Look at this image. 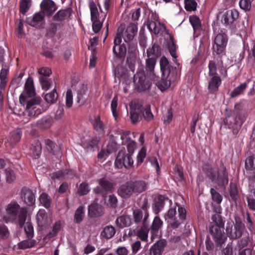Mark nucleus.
<instances>
[{
	"instance_id": "1",
	"label": "nucleus",
	"mask_w": 255,
	"mask_h": 255,
	"mask_svg": "<svg viewBox=\"0 0 255 255\" xmlns=\"http://www.w3.org/2000/svg\"><path fill=\"white\" fill-rule=\"evenodd\" d=\"M35 94L33 80L29 77L27 79L24 90L19 97V102L20 104L25 106V109L30 116L38 115L42 112L40 109L35 110L41 102V99L39 97L31 99Z\"/></svg>"
},
{
	"instance_id": "2",
	"label": "nucleus",
	"mask_w": 255,
	"mask_h": 255,
	"mask_svg": "<svg viewBox=\"0 0 255 255\" xmlns=\"http://www.w3.org/2000/svg\"><path fill=\"white\" fill-rule=\"evenodd\" d=\"M5 214L2 217V221L6 223H15L22 227L27 218V209L21 207L17 202L11 201L5 206Z\"/></svg>"
},
{
	"instance_id": "3",
	"label": "nucleus",
	"mask_w": 255,
	"mask_h": 255,
	"mask_svg": "<svg viewBox=\"0 0 255 255\" xmlns=\"http://www.w3.org/2000/svg\"><path fill=\"white\" fill-rule=\"evenodd\" d=\"M186 215L185 209L175 204L171 205L164 218L172 228L175 229L185 219Z\"/></svg>"
},
{
	"instance_id": "4",
	"label": "nucleus",
	"mask_w": 255,
	"mask_h": 255,
	"mask_svg": "<svg viewBox=\"0 0 255 255\" xmlns=\"http://www.w3.org/2000/svg\"><path fill=\"white\" fill-rule=\"evenodd\" d=\"M203 170L209 178L219 186H225L228 184V175L224 166L217 170L212 165L205 164L203 166Z\"/></svg>"
},
{
	"instance_id": "5",
	"label": "nucleus",
	"mask_w": 255,
	"mask_h": 255,
	"mask_svg": "<svg viewBox=\"0 0 255 255\" xmlns=\"http://www.w3.org/2000/svg\"><path fill=\"white\" fill-rule=\"evenodd\" d=\"M146 188V184L143 181H130L121 185L118 190V193L121 197L127 198L133 193L138 194L145 191Z\"/></svg>"
},
{
	"instance_id": "6",
	"label": "nucleus",
	"mask_w": 255,
	"mask_h": 255,
	"mask_svg": "<svg viewBox=\"0 0 255 255\" xmlns=\"http://www.w3.org/2000/svg\"><path fill=\"white\" fill-rule=\"evenodd\" d=\"M234 225V223L232 221H228L226 231L229 237L232 239H236L242 235L244 226L241 222H237L233 229Z\"/></svg>"
},
{
	"instance_id": "7",
	"label": "nucleus",
	"mask_w": 255,
	"mask_h": 255,
	"mask_svg": "<svg viewBox=\"0 0 255 255\" xmlns=\"http://www.w3.org/2000/svg\"><path fill=\"white\" fill-rule=\"evenodd\" d=\"M115 163L118 168H121L123 166L128 168L132 166L133 161L130 154H126L125 151L121 150L118 153Z\"/></svg>"
},
{
	"instance_id": "8",
	"label": "nucleus",
	"mask_w": 255,
	"mask_h": 255,
	"mask_svg": "<svg viewBox=\"0 0 255 255\" xmlns=\"http://www.w3.org/2000/svg\"><path fill=\"white\" fill-rule=\"evenodd\" d=\"M223 227L217 225H212L209 227L210 233L217 246H221L227 240L226 236L223 231L221 230Z\"/></svg>"
},
{
	"instance_id": "9",
	"label": "nucleus",
	"mask_w": 255,
	"mask_h": 255,
	"mask_svg": "<svg viewBox=\"0 0 255 255\" xmlns=\"http://www.w3.org/2000/svg\"><path fill=\"white\" fill-rule=\"evenodd\" d=\"M133 82L134 85L141 91L148 89L151 83L146 80V77L143 70H139L134 75Z\"/></svg>"
},
{
	"instance_id": "10",
	"label": "nucleus",
	"mask_w": 255,
	"mask_h": 255,
	"mask_svg": "<svg viewBox=\"0 0 255 255\" xmlns=\"http://www.w3.org/2000/svg\"><path fill=\"white\" fill-rule=\"evenodd\" d=\"M26 22L32 26L37 28L43 27L45 24L44 12L39 11L35 13L32 17L27 18Z\"/></svg>"
},
{
	"instance_id": "11",
	"label": "nucleus",
	"mask_w": 255,
	"mask_h": 255,
	"mask_svg": "<svg viewBox=\"0 0 255 255\" xmlns=\"http://www.w3.org/2000/svg\"><path fill=\"white\" fill-rule=\"evenodd\" d=\"M142 106L135 102L130 104V119L133 123H136L141 119Z\"/></svg>"
},
{
	"instance_id": "12",
	"label": "nucleus",
	"mask_w": 255,
	"mask_h": 255,
	"mask_svg": "<svg viewBox=\"0 0 255 255\" xmlns=\"http://www.w3.org/2000/svg\"><path fill=\"white\" fill-rule=\"evenodd\" d=\"M227 39L224 34H218L214 40L213 49L217 54L222 53L226 46Z\"/></svg>"
},
{
	"instance_id": "13",
	"label": "nucleus",
	"mask_w": 255,
	"mask_h": 255,
	"mask_svg": "<svg viewBox=\"0 0 255 255\" xmlns=\"http://www.w3.org/2000/svg\"><path fill=\"white\" fill-rule=\"evenodd\" d=\"M163 225V222L158 216H156L152 222L150 228L151 236L150 237L151 242H153L155 239L158 240L159 230L161 228Z\"/></svg>"
},
{
	"instance_id": "14",
	"label": "nucleus",
	"mask_w": 255,
	"mask_h": 255,
	"mask_svg": "<svg viewBox=\"0 0 255 255\" xmlns=\"http://www.w3.org/2000/svg\"><path fill=\"white\" fill-rule=\"evenodd\" d=\"M129 133V132L128 131H124L120 133V136L122 140V143L127 145L128 153L131 154L134 152L136 144L134 141L131 140L128 137Z\"/></svg>"
},
{
	"instance_id": "15",
	"label": "nucleus",
	"mask_w": 255,
	"mask_h": 255,
	"mask_svg": "<svg viewBox=\"0 0 255 255\" xmlns=\"http://www.w3.org/2000/svg\"><path fill=\"white\" fill-rule=\"evenodd\" d=\"M147 27L151 32L155 34H158L160 32H163L166 30L165 25L155 18H154V20H149L148 21Z\"/></svg>"
},
{
	"instance_id": "16",
	"label": "nucleus",
	"mask_w": 255,
	"mask_h": 255,
	"mask_svg": "<svg viewBox=\"0 0 255 255\" xmlns=\"http://www.w3.org/2000/svg\"><path fill=\"white\" fill-rule=\"evenodd\" d=\"M36 219L38 226L41 227L49 224L52 221L51 218L48 217L44 209L39 210L37 213Z\"/></svg>"
},
{
	"instance_id": "17",
	"label": "nucleus",
	"mask_w": 255,
	"mask_h": 255,
	"mask_svg": "<svg viewBox=\"0 0 255 255\" xmlns=\"http://www.w3.org/2000/svg\"><path fill=\"white\" fill-rule=\"evenodd\" d=\"M239 12L236 9L228 10L223 14L222 21L225 24H231L239 17Z\"/></svg>"
},
{
	"instance_id": "18",
	"label": "nucleus",
	"mask_w": 255,
	"mask_h": 255,
	"mask_svg": "<svg viewBox=\"0 0 255 255\" xmlns=\"http://www.w3.org/2000/svg\"><path fill=\"white\" fill-rule=\"evenodd\" d=\"M40 5L44 13L48 15L52 14L57 9L56 4L51 0H43Z\"/></svg>"
},
{
	"instance_id": "19",
	"label": "nucleus",
	"mask_w": 255,
	"mask_h": 255,
	"mask_svg": "<svg viewBox=\"0 0 255 255\" xmlns=\"http://www.w3.org/2000/svg\"><path fill=\"white\" fill-rule=\"evenodd\" d=\"M99 186L94 189L96 194L103 193L105 191L109 190L113 187L112 184L106 178H102L99 181Z\"/></svg>"
},
{
	"instance_id": "20",
	"label": "nucleus",
	"mask_w": 255,
	"mask_h": 255,
	"mask_svg": "<svg viewBox=\"0 0 255 255\" xmlns=\"http://www.w3.org/2000/svg\"><path fill=\"white\" fill-rule=\"evenodd\" d=\"M221 78L218 76H212L208 81V89L210 93L217 92L221 84Z\"/></svg>"
},
{
	"instance_id": "21",
	"label": "nucleus",
	"mask_w": 255,
	"mask_h": 255,
	"mask_svg": "<svg viewBox=\"0 0 255 255\" xmlns=\"http://www.w3.org/2000/svg\"><path fill=\"white\" fill-rule=\"evenodd\" d=\"M160 70L164 77H169L171 72V66L165 57H162L160 60Z\"/></svg>"
},
{
	"instance_id": "22",
	"label": "nucleus",
	"mask_w": 255,
	"mask_h": 255,
	"mask_svg": "<svg viewBox=\"0 0 255 255\" xmlns=\"http://www.w3.org/2000/svg\"><path fill=\"white\" fill-rule=\"evenodd\" d=\"M22 193L24 202L29 206L34 205L35 197L32 191L29 189H25L22 191Z\"/></svg>"
},
{
	"instance_id": "23",
	"label": "nucleus",
	"mask_w": 255,
	"mask_h": 255,
	"mask_svg": "<svg viewBox=\"0 0 255 255\" xmlns=\"http://www.w3.org/2000/svg\"><path fill=\"white\" fill-rule=\"evenodd\" d=\"M72 12L70 8L59 10L53 17V19L57 21H62L68 18Z\"/></svg>"
},
{
	"instance_id": "24",
	"label": "nucleus",
	"mask_w": 255,
	"mask_h": 255,
	"mask_svg": "<svg viewBox=\"0 0 255 255\" xmlns=\"http://www.w3.org/2000/svg\"><path fill=\"white\" fill-rule=\"evenodd\" d=\"M137 30V28L135 24H129L126 29L125 36L123 37L124 40L126 42L131 40L136 34Z\"/></svg>"
},
{
	"instance_id": "25",
	"label": "nucleus",
	"mask_w": 255,
	"mask_h": 255,
	"mask_svg": "<svg viewBox=\"0 0 255 255\" xmlns=\"http://www.w3.org/2000/svg\"><path fill=\"white\" fill-rule=\"evenodd\" d=\"M89 99L88 91L85 86H82L77 92V102L84 104Z\"/></svg>"
},
{
	"instance_id": "26",
	"label": "nucleus",
	"mask_w": 255,
	"mask_h": 255,
	"mask_svg": "<svg viewBox=\"0 0 255 255\" xmlns=\"http://www.w3.org/2000/svg\"><path fill=\"white\" fill-rule=\"evenodd\" d=\"M165 198L162 196H158L155 199L153 204L152 209L155 214H157L163 208Z\"/></svg>"
},
{
	"instance_id": "27",
	"label": "nucleus",
	"mask_w": 255,
	"mask_h": 255,
	"mask_svg": "<svg viewBox=\"0 0 255 255\" xmlns=\"http://www.w3.org/2000/svg\"><path fill=\"white\" fill-rule=\"evenodd\" d=\"M103 213L102 206L96 203H94L89 207V213L92 216H99Z\"/></svg>"
},
{
	"instance_id": "28",
	"label": "nucleus",
	"mask_w": 255,
	"mask_h": 255,
	"mask_svg": "<svg viewBox=\"0 0 255 255\" xmlns=\"http://www.w3.org/2000/svg\"><path fill=\"white\" fill-rule=\"evenodd\" d=\"M234 123L231 121V119L232 118V117H227L224 120V122L228 124L231 128H233L235 125H238L241 126L243 123L245 119L244 118L240 115H237L235 116Z\"/></svg>"
},
{
	"instance_id": "29",
	"label": "nucleus",
	"mask_w": 255,
	"mask_h": 255,
	"mask_svg": "<svg viewBox=\"0 0 255 255\" xmlns=\"http://www.w3.org/2000/svg\"><path fill=\"white\" fill-rule=\"evenodd\" d=\"M125 28V25L121 24L118 29V33L114 39V44L115 46L114 47L113 49V52L115 55H118L117 52L116 51V46L120 45L122 42V37H123V33Z\"/></svg>"
},
{
	"instance_id": "30",
	"label": "nucleus",
	"mask_w": 255,
	"mask_h": 255,
	"mask_svg": "<svg viewBox=\"0 0 255 255\" xmlns=\"http://www.w3.org/2000/svg\"><path fill=\"white\" fill-rule=\"evenodd\" d=\"M171 80L169 77H164L163 75L161 76V79L157 83L158 88L161 91H164L168 89L171 85Z\"/></svg>"
},
{
	"instance_id": "31",
	"label": "nucleus",
	"mask_w": 255,
	"mask_h": 255,
	"mask_svg": "<svg viewBox=\"0 0 255 255\" xmlns=\"http://www.w3.org/2000/svg\"><path fill=\"white\" fill-rule=\"evenodd\" d=\"M100 142V138L98 137H94L89 140L82 142L84 148L88 150H91L92 149L96 147Z\"/></svg>"
},
{
	"instance_id": "32",
	"label": "nucleus",
	"mask_w": 255,
	"mask_h": 255,
	"mask_svg": "<svg viewBox=\"0 0 255 255\" xmlns=\"http://www.w3.org/2000/svg\"><path fill=\"white\" fill-rule=\"evenodd\" d=\"M116 223L120 228L129 226L131 223L130 218L128 216H123L117 218Z\"/></svg>"
},
{
	"instance_id": "33",
	"label": "nucleus",
	"mask_w": 255,
	"mask_h": 255,
	"mask_svg": "<svg viewBox=\"0 0 255 255\" xmlns=\"http://www.w3.org/2000/svg\"><path fill=\"white\" fill-rule=\"evenodd\" d=\"M163 246L162 243L158 241L152 246L150 250V255H161Z\"/></svg>"
},
{
	"instance_id": "34",
	"label": "nucleus",
	"mask_w": 255,
	"mask_h": 255,
	"mask_svg": "<svg viewBox=\"0 0 255 255\" xmlns=\"http://www.w3.org/2000/svg\"><path fill=\"white\" fill-rule=\"evenodd\" d=\"M41 152V145L38 142L36 141L34 144L31 145L30 148V152L32 156L36 158L38 157Z\"/></svg>"
},
{
	"instance_id": "35",
	"label": "nucleus",
	"mask_w": 255,
	"mask_h": 255,
	"mask_svg": "<svg viewBox=\"0 0 255 255\" xmlns=\"http://www.w3.org/2000/svg\"><path fill=\"white\" fill-rule=\"evenodd\" d=\"M39 200L40 204L46 208H48L50 207L52 200L47 193H42L40 195Z\"/></svg>"
},
{
	"instance_id": "36",
	"label": "nucleus",
	"mask_w": 255,
	"mask_h": 255,
	"mask_svg": "<svg viewBox=\"0 0 255 255\" xmlns=\"http://www.w3.org/2000/svg\"><path fill=\"white\" fill-rule=\"evenodd\" d=\"M52 123V119L50 117H46L39 120L37 126L42 128H48L50 127Z\"/></svg>"
},
{
	"instance_id": "37",
	"label": "nucleus",
	"mask_w": 255,
	"mask_h": 255,
	"mask_svg": "<svg viewBox=\"0 0 255 255\" xmlns=\"http://www.w3.org/2000/svg\"><path fill=\"white\" fill-rule=\"evenodd\" d=\"M116 230L112 226H108L104 228L101 233L102 237L108 239L111 238L115 234Z\"/></svg>"
},
{
	"instance_id": "38",
	"label": "nucleus",
	"mask_w": 255,
	"mask_h": 255,
	"mask_svg": "<svg viewBox=\"0 0 255 255\" xmlns=\"http://www.w3.org/2000/svg\"><path fill=\"white\" fill-rule=\"evenodd\" d=\"M58 99V94L55 89L52 91L47 93L44 97V100L49 104H52L55 103Z\"/></svg>"
},
{
	"instance_id": "39",
	"label": "nucleus",
	"mask_w": 255,
	"mask_h": 255,
	"mask_svg": "<svg viewBox=\"0 0 255 255\" xmlns=\"http://www.w3.org/2000/svg\"><path fill=\"white\" fill-rule=\"evenodd\" d=\"M89 7L90 9L91 19H98L99 17V12L98 11V7L94 1H90Z\"/></svg>"
},
{
	"instance_id": "40",
	"label": "nucleus",
	"mask_w": 255,
	"mask_h": 255,
	"mask_svg": "<svg viewBox=\"0 0 255 255\" xmlns=\"http://www.w3.org/2000/svg\"><path fill=\"white\" fill-rule=\"evenodd\" d=\"M93 126L94 129L99 132H103L105 129V125L101 121L100 117H96L93 122Z\"/></svg>"
},
{
	"instance_id": "41",
	"label": "nucleus",
	"mask_w": 255,
	"mask_h": 255,
	"mask_svg": "<svg viewBox=\"0 0 255 255\" xmlns=\"http://www.w3.org/2000/svg\"><path fill=\"white\" fill-rule=\"evenodd\" d=\"M189 21L192 25L194 31L200 29L201 22L199 18L196 15H192L189 17Z\"/></svg>"
},
{
	"instance_id": "42",
	"label": "nucleus",
	"mask_w": 255,
	"mask_h": 255,
	"mask_svg": "<svg viewBox=\"0 0 255 255\" xmlns=\"http://www.w3.org/2000/svg\"><path fill=\"white\" fill-rule=\"evenodd\" d=\"M57 30V25L56 23L51 22L46 28V35L50 37H53Z\"/></svg>"
},
{
	"instance_id": "43",
	"label": "nucleus",
	"mask_w": 255,
	"mask_h": 255,
	"mask_svg": "<svg viewBox=\"0 0 255 255\" xmlns=\"http://www.w3.org/2000/svg\"><path fill=\"white\" fill-rule=\"evenodd\" d=\"M5 180L7 183H11L14 182L16 179V175L14 171L10 169H6L5 170Z\"/></svg>"
},
{
	"instance_id": "44",
	"label": "nucleus",
	"mask_w": 255,
	"mask_h": 255,
	"mask_svg": "<svg viewBox=\"0 0 255 255\" xmlns=\"http://www.w3.org/2000/svg\"><path fill=\"white\" fill-rule=\"evenodd\" d=\"M155 64V58L153 57H148V58L146 60L145 68L146 71L152 72L154 69Z\"/></svg>"
},
{
	"instance_id": "45",
	"label": "nucleus",
	"mask_w": 255,
	"mask_h": 255,
	"mask_svg": "<svg viewBox=\"0 0 255 255\" xmlns=\"http://www.w3.org/2000/svg\"><path fill=\"white\" fill-rule=\"evenodd\" d=\"M84 212L83 207L80 206L75 211L74 215V221L76 223L81 222L84 218Z\"/></svg>"
},
{
	"instance_id": "46",
	"label": "nucleus",
	"mask_w": 255,
	"mask_h": 255,
	"mask_svg": "<svg viewBox=\"0 0 255 255\" xmlns=\"http://www.w3.org/2000/svg\"><path fill=\"white\" fill-rule=\"evenodd\" d=\"M247 87L246 83L241 84L239 86L236 88L231 93L232 97H235L242 94Z\"/></svg>"
},
{
	"instance_id": "47",
	"label": "nucleus",
	"mask_w": 255,
	"mask_h": 255,
	"mask_svg": "<svg viewBox=\"0 0 255 255\" xmlns=\"http://www.w3.org/2000/svg\"><path fill=\"white\" fill-rule=\"evenodd\" d=\"M90 188L88 184L83 182L79 185L77 189V193L79 195H84L87 194L90 191Z\"/></svg>"
},
{
	"instance_id": "48",
	"label": "nucleus",
	"mask_w": 255,
	"mask_h": 255,
	"mask_svg": "<svg viewBox=\"0 0 255 255\" xmlns=\"http://www.w3.org/2000/svg\"><path fill=\"white\" fill-rule=\"evenodd\" d=\"M31 5V0H21L20 3V11L22 13H25L28 11Z\"/></svg>"
},
{
	"instance_id": "49",
	"label": "nucleus",
	"mask_w": 255,
	"mask_h": 255,
	"mask_svg": "<svg viewBox=\"0 0 255 255\" xmlns=\"http://www.w3.org/2000/svg\"><path fill=\"white\" fill-rule=\"evenodd\" d=\"M148 230L146 228L142 227L136 232L137 236L142 241H145L148 237Z\"/></svg>"
},
{
	"instance_id": "50",
	"label": "nucleus",
	"mask_w": 255,
	"mask_h": 255,
	"mask_svg": "<svg viewBox=\"0 0 255 255\" xmlns=\"http://www.w3.org/2000/svg\"><path fill=\"white\" fill-rule=\"evenodd\" d=\"M35 244V241H34V240H25L19 243L18 248L19 249L24 250L28 248H31L34 247Z\"/></svg>"
},
{
	"instance_id": "51",
	"label": "nucleus",
	"mask_w": 255,
	"mask_h": 255,
	"mask_svg": "<svg viewBox=\"0 0 255 255\" xmlns=\"http://www.w3.org/2000/svg\"><path fill=\"white\" fill-rule=\"evenodd\" d=\"M107 205L112 208H115L118 203V199L115 195H110L106 199Z\"/></svg>"
},
{
	"instance_id": "52",
	"label": "nucleus",
	"mask_w": 255,
	"mask_h": 255,
	"mask_svg": "<svg viewBox=\"0 0 255 255\" xmlns=\"http://www.w3.org/2000/svg\"><path fill=\"white\" fill-rule=\"evenodd\" d=\"M185 8L187 11H194L196 10L197 3L194 0H184Z\"/></svg>"
},
{
	"instance_id": "53",
	"label": "nucleus",
	"mask_w": 255,
	"mask_h": 255,
	"mask_svg": "<svg viewBox=\"0 0 255 255\" xmlns=\"http://www.w3.org/2000/svg\"><path fill=\"white\" fill-rule=\"evenodd\" d=\"M21 136V131L20 130L14 131L11 133L10 137V142L11 144H15L18 142Z\"/></svg>"
},
{
	"instance_id": "54",
	"label": "nucleus",
	"mask_w": 255,
	"mask_h": 255,
	"mask_svg": "<svg viewBox=\"0 0 255 255\" xmlns=\"http://www.w3.org/2000/svg\"><path fill=\"white\" fill-rule=\"evenodd\" d=\"M9 235V233L7 227L0 223V240L7 238Z\"/></svg>"
},
{
	"instance_id": "55",
	"label": "nucleus",
	"mask_w": 255,
	"mask_h": 255,
	"mask_svg": "<svg viewBox=\"0 0 255 255\" xmlns=\"http://www.w3.org/2000/svg\"><path fill=\"white\" fill-rule=\"evenodd\" d=\"M246 168L249 170H252L255 168V156L248 157L245 162Z\"/></svg>"
},
{
	"instance_id": "56",
	"label": "nucleus",
	"mask_w": 255,
	"mask_h": 255,
	"mask_svg": "<svg viewBox=\"0 0 255 255\" xmlns=\"http://www.w3.org/2000/svg\"><path fill=\"white\" fill-rule=\"evenodd\" d=\"M24 230L28 238L31 239L34 234L33 228L32 224L27 222L24 226Z\"/></svg>"
},
{
	"instance_id": "57",
	"label": "nucleus",
	"mask_w": 255,
	"mask_h": 255,
	"mask_svg": "<svg viewBox=\"0 0 255 255\" xmlns=\"http://www.w3.org/2000/svg\"><path fill=\"white\" fill-rule=\"evenodd\" d=\"M210 193L212 200L216 203L220 204L222 201V196L213 188L210 189Z\"/></svg>"
},
{
	"instance_id": "58",
	"label": "nucleus",
	"mask_w": 255,
	"mask_h": 255,
	"mask_svg": "<svg viewBox=\"0 0 255 255\" xmlns=\"http://www.w3.org/2000/svg\"><path fill=\"white\" fill-rule=\"evenodd\" d=\"M73 105V95L71 90H68L66 95V106L71 108Z\"/></svg>"
},
{
	"instance_id": "59",
	"label": "nucleus",
	"mask_w": 255,
	"mask_h": 255,
	"mask_svg": "<svg viewBox=\"0 0 255 255\" xmlns=\"http://www.w3.org/2000/svg\"><path fill=\"white\" fill-rule=\"evenodd\" d=\"M117 106L118 98L117 97H115L112 100L111 103V110L112 111L113 116L116 119L118 116V112L117 111Z\"/></svg>"
},
{
	"instance_id": "60",
	"label": "nucleus",
	"mask_w": 255,
	"mask_h": 255,
	"mask_svg": "<svg viewBox=\"0 0 255 255\" xmlns=\"http://www.w3.org/2000/svg\"><path fill=\"white\" fill-rule=\"evenodd\" d=\"M142 115L146 121H150L153 119V116L151 112L150 108L147 107L146 108L142 110Z\"/></svg>"
},
{
	"instance_id": "61",
	"label": "nucleus",
	"mask_w": 255,
	"mask_h": 255,
	"mask_svg": "<svg viewBox=\"0 0 255 255\" xmlns=\"http://www.w3.org/2000/svg\"><path fill=\"white\" fill-rule=\"evenodd\" d=\"M239 4L240 7L245 11H249L251 8V2L250 0H241Z\"/></svg>"
},
{
	"instance_id": "62",
	"label": "nucleus",
	"mask_w": 255,
	"mask_h": 255,
	"mask_svg": "<svg viewBox=\"0 0 255 255\" xmlns=\"http://www.w3.org/2000/svg\"><path fill=\"white\" fill-rule=\"evenodd\" d=\"M160 47L158 45H153L151 48L147 49V53L148 56L150 55L157 56L159 53Z\"/></svg>"
},
{
	"instance_id": "63",
	"label": "nucleus",
	"mask_w": 255,
	"mask_h": 255,
	"mask_svg": "<svg viewBox=\"0 0 255 255\" xmlns=\"http://www.w3.org/2000/svg\"><path fill=\"white\" fill-rule=\"evenodd\" d=\"M91 20L93 23L92 27L93 31L95 33L99 32L102 26V23L99 20V18L97 19H91Z\"/></svg>"
},
{
	"instance_id": "64",
	"label": "nucleus",
	"mask_w": 255,
	"mask_h": 255,
	"mask_svg": "<svg viewBox=\"0 0 255 255\" xmlns=\"http://www.w3.org/2000/svg\"><path fill=\"white\" fill-rule=\"evenodd\" d=\"M143 213L139 209L135 210L133 212L135 222H140L143 217Z\"/></svg>"
}]
</instances>
